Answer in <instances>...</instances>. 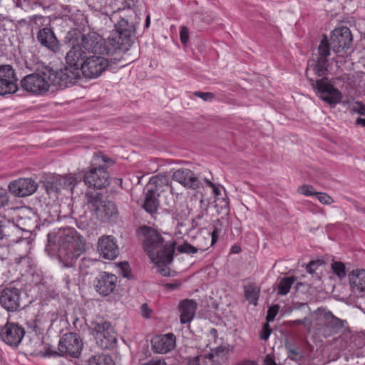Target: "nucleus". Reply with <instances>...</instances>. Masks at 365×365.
<instances>
[{"label":"nucleus","instance_id":"nucleus-61","mask_svg":"<svg viewBox=\"0 0 365 365\" xmlns=\"http://www.w3.org/2000/svg\"><path fill=\"white\" fill-rule=\"evenodd\" d=\"M180 284L178 283H168V284H166L165 286L168 289L174 290V289H177L180 287Z\"/></svg>","mask_w":365,"mask_h":365},{"label":"nucleus","instance_id":"nucleus-54","mask_svg":"<svg viewBox=\"0 0 365 365\" xmlns=\"http://www.w3.org/2000/svg\"><path fill=\"white\" fill-rule=\"evenodd\" d=\"M262 365H277L274 356L271 354H267L264 359Z\"/></svg>","mask_w":365,"mask_h":365},{"label":"nucleus","instance_id":"nucleus-9","mask_svg":"<svg viewBox=\"0 0 365 365\" xmlns=\"http://www.w3.org/2000/svg\"><path fill=\"white\" fill-rule=\"evenodd\" d=\"M83 344L78 334L74 332L66 333L61 338L58 351L52 355L78 358L83 349Z\"/></svg>","mask_w":365,"mask_h":365},{"label":"nucleus","instance_id":"nucleus-4","mask_svg":"<svg viewBox=\"0 0 365 365\" xmlns=\"http://www.w3.org/2000/svg\"><path fill=\"white\" fill-rule=\"evenodd\" d=\"M65 40L71 47L66 55L64 68L56 71L60 76L58 78H61V81H64L66 86L68 87L73 85L79 79V72L83 65L82 62H85L88 53L81 47L77 41H74L73 39L70 38L68 31L65 36Z\"/></svg>","mask_w":365,"mask_h":365},{"label":"nucleus","instance_id":"nucleus-55","mask_svg":"<svg viewBox=\"0 0 365 365\" xmlns=\"http://www.w3.org/2000/svg\"><path fill=\"white\" fill-rule=\"evenodd\" d=\"M122 2V4L123 5V9L125 8H133L135 6L136 3L138 1V0H120Z\"/></svg>","mask_w":365,"mask_h":365},{"label":"nucleus","instance_id":"nucleus-64","mask_svg":"<svg viewBox=\"0 0 365 365\" xmlns=\"http://www.w3.org/2000/svg\"><path fill=\"white\" fill-rule=\"evenodd\" d=\"M356 123L358 125H361L363 127H365V119L359 118L356 119Z\"/></svg>","mask_w":365,"mask_h":365},{"label":"nucleus","instance_id":"nucleus-44","mask_svg":"<svg viewBox=\"0 0 365 365\" xmlns=\"http://www.w3.org/2000/svg\"><path fill=\"white\" fill-rule=\"evenodd\" d=\"M279 309V305L275 304V305H273L272 307H271L268 309L267 314L266 317V319H267V322L274 321L276 315L278 313Z\"/></svg>","mask_w":365,"mask_h":365},{"label":"nucleus","instance_id":"nucleus-51","mask_svg":"<svg viewBox=\"0 0 365 365\" xmlns=\"http://www.w3.org/2000/svg\"><path fill=\"white\" fill-rule=\"evenodd\" d=\"M180 37L182 43L186 44L187 43L189 39V32L186 27L183 26L181 28L180 31Z\"/></svg>","mask_w":365,"mask_h":365},{"label":"nucleus","instance_id":"nucleus-30","mask_svg":"<svg viewBox=\"0 0 365 365\" xmlns=\"http://www.w3.org/2000/svg\"><path fill=\"white\" fill-rule=\"evenodd\" d=\"M118 213L117 207L112 201L105 200L98 215L110 218Z\"/></svg>","mask_w":365,"mask_h":365},{"label":"nucleus","instance_id":"nucleus-59","mask_svg":"<svg viewBox=\"0 0 365 365\" xmlns=\"http://www.w3.org/2000/svg\"><path fill=\"white\" fill-rule=\"evenodd\" d=\"M220 233V230L217 228V227H215L214 230L212 232V240L211 244H214L217 239L218 235Z\"/></svg>","mask_w":365,"mask_h":365},{"label":"nucleus","instance_id":"nucleus-11","mask_svg":"<svg viewBox=\"0 0 365 365\" xmlns=\"http://www.w3.org/2000/svg\"><path fill=\"white\" fill-rule=\"evenodd\" d=\"M26 330L17 322H8L0 328V339L6 345L17 348L21 343Z\"/></svg>","mask_w":365,"mask_h":365},{"label":"nucleus","instance_id":"nucleus-8","mask_svg":"<svg viewBox=\"0 0 365 365\" xmlns=\"http://www.w3.org/2000/svg\"><path fill=\"white\" fill-rule=\"evenodd\" d=\"M108 55L93 54L88 56L79 72V79L81 76L86 78H96L99 77L110 66Z\"/></svg>","mask_w":365,"mask_h":365},{"label":"nucleus","instance_id":"nucleus-31","mask_svg":"<svg viewBox=\"0 0 365 365\" xmlns=\"http://www.w3.org/2000/svg\"><path fill=\"white\" fill-rule=\"evenodd\" d=\"M88 365H114L112 358L107 354L95 355L89 359Z\"/></svg>","mask_w":365,"mask_h":365},{"label":"nucleus","instance_id":"nucleus-10","mask_svg":"<svg viewBox=\"0 0 365 365\" xmlns=\"http://www.w3.org/2000/svg\"><path fill=\"white\" fill-rule=\"evenodd\" d=\"M318 96L331 107H335L342 99L341 92L331 84L327 78H321L312 83Z\"/></svg>","mask_w":365,"mask_h":365},{"label":"nucleus","instance_id":"nucleus-1","mask_svg":"<svg viewBox=\"0 0 365 365\" xmlns=\"http://www.w3.org/2000/svg\"><path fill=\"white\" fill-rule=\"evenodd\" d=\"M136 235L142 241L144 251L153 263L160 267L173 262L176 242L167 233L150 226L141 225L136 230Z\"/></svg>","mask_w":365,"mask_h":365},{"label":"nucleus","instance_id":"nucleus-33","mask_svg":"<svg viewBox=\"0 0 365 365\" xmlns=\"http://www.w3.org/2000/svg\"><path fill=\"white\" fill-rule=\"evenodd\" d=\"M113 163L114 161L111 158L103 155L101 153H99L94 154L92 165H97L98 167H104L105 165H113Z\"/></svg>","mask_w":365,"mask_h":365},{"label":"nucleus","instance_id":"nucleus-2","mask_svg":"<svg viewBox=\"0 0 365 365\" xmlns=\"http://www.w3.org/2000/svg\"><path fill=\"white\" fill-rule=\"evenodd\" d=\"M57 71L43 62H38L34 72L26 76L20 82L21 87L27 92L34 95H45L51 88L56 90L67 88Z\"/></svg>","mask_w":365,"mask_h":365},{"label":"nucleus","instance_id":"nucleus-46","mask_svg":"<svg viewBox=\"0 0 365 365\" xmlns=\"http://www.w3.org/2000/svg\"><path fill=\"white\" fill-rule=\"evenodd\" d=\"M205 181L207 183V185L212 188V192L216 197V200H215L216 205H218L217 202L220 200V198L218 197V196L221 195V190L215 184L212 182L210 180H209L207 179H205Z\"/></svg>","mask_w":365,"mask_h":365},{"label":"nucleus","instance_id":"nucleus-16","mask_svg":"<svg viewBox=\"0 0 365 365\" xmlns=\"http://www.w3.org/2000/svg\"><path fill=\"white\" fill-rule=\"evenodd\" d=\"M37 41L42 47L50 52L57 53L61 50V43L56 37L53 29L44 27L38 30L36 34Z\"/></svg>","mask_w":365,"mask_h":365},{"label":"nucleus","instance_id":"nucleus-13","mask_svg":"<svg viewBox=\"0 0 365 365\" xmlns=\"http://www.w3.org/2000/svg\"><path fill=\"white\" fill-rule=\"evenodd\" d=\"M86 185L97 189H102L110 184L109 175L105 167L92 165L90 170L87 171L83 176Z\"/></svg>","mask_w":365,"mask_h":365},{"label":"nucleus","instance_id":"nucleus-57","mask_svg":"<svg viewBox=\"0 0 365 365\" xmlns=\"http://www.w3.org/2000/svg\"><path fill=\"white\" fill-rule=\"evenodd\" d=\"M200 355L194 356V357H190L187 359V365H200Z\"/></svg>","mask_w":365,"mask_h":365},{"label":"nucleus","instance_id":"nucleus-36","mask_svg":"<svg viewBox=\"0 0 365 365\" xmlns=\"http://www.w3.org/2000/svg\"><path fill=\"white\" fill-rule=\"evenodd\" d=\"M207 207L208 204L205 203L203 199H201L200 200V210L192 219V223H195L197 225L198 221L207 215Z\"/></svg>","mask_w":365,"mask_h":365},{"label":"nucleus","instance_id":"nucleus-37","mask_svg":"<svg viewBox=\"0 0 365 365\" xmlns=\"http://www.w3.org/2000/svg\"><path fill=\"white\" fill-rule=\"evenodd\" d=\"M333 272L339 278L342 279L346 275L345 265L341 262H333L331 264Z\"/></svg>","mask_w":365,"mask_h":365},{"label":"nucleus","instance_id":"nucleus-5","mask_svg":"<svg viewBox=\"0 0 365 365\" xmlns=\"http://www.w3.org/2000/svg\"><path fill=\"white\" fill-rule=\"evenodd\" d=\"M70 38L81 45V47L86 53L98 55L110 56L117 52L113 43H109L98 33L93 31H89L87 33H82L78 29H71L69 31Z\"/></svg>","mask_w":365,"mask_h":365},{"label":"nucleus","instance_id":"nucleus-20","mask_svg":"<svg viewBox=\"0 0 365 365\" xmlns=\"http://www.w3.org/2000/svg\"><path fill=\"white\" fill-rule=\"evenodd\" d=\"M98 251L105 259H115L119 255V249L112 236H103L98 242Z\"/></svg>","mask_w":365,"mask_h":365},{"label":"nucleus","instance_id":"nucleus-7","mask_svg":"<svg viewBox=\"0 0 365 365\" xmlns=\"http://www.w3.org/2000/svg\"><path fill=\"white\" fill-rule=\"evenodd\" d=\"M89 329L102 349H113L117 343V334L110 322L102 317H96L91 322Z\"/></svg>","mask_w":365,"mask_h":365},{"label":"nucleus","instance_id":"nucleus-48","mask_svg":"<svg viewBox=\"0 0 365 365\" xmlns=\"http://www.w3.org/2000/svg\"><path fill=\"white\" fill-rule=\"evenodd\" d=\"M227 349L225 346H218L215 350H213L212 353H210L207 355V358L210 360L214 361L215 356H219L220 354L227 353Z\"/></svg>","mask_w":365,"mask_h":365},{"label":"nucleus","instance_id":"nucleus-12","mask_svg":"<svg viewBox=\"0 0 365 365\" xmlns=\"http://www.w3.org/2000/svg\"><path fill=\"white\" fill-rule=\"evenodd\" d=\"M330 41L333 51L339 54L351 48L353 43V36L348 27L341 26L332 31Z\"/></svg>","mask_w":365,"mask_h":365},{"label":"nucleus","instance_id":"nucleus-38","mask_svg":"<svg viewBox=\"0 0 365 365\" xmlns=\"http://www.w3.org/2000/svg\"><path fill=\"white\" fill-rule=\"evenodd\" d=\"M177 249L179 252L187 254L196 253L199 250L201 251H205L207 250V248H198L197 247H194L188 243H184L183 245H179Z\"/></svg>","mask_w":365,"mask_h":365},{"label":"nucleus","instance_id":"nucleus-40","mask_svg":"<svg viewBox=\"0 0 365 365\" xmlns=\"http://www.w3.org/2000/svg\"><path fill=\"white\" fill-rule=\"evenodd\" d=\"M324 264V262L322 260H313L309 262V264L306 267V270L308 273L314 274L316 270L321 266Z\"/></svg>","mask_w":365,"mask_h":365},{"label":"nucleus","instance_id":"nucleus-28","mask_svg":"<svg viewBox=\"0 0 365 365\" xmlns=\"http://www.w3.org/2000/svg\"><path fill=\"white\" fill-rule=\"evenodd\" d=\"M309 66L313 67L314 73L319 77L324 76L327 74L329 62L328 59L317 58L313 61V63Z\"/></svg>","mask_w":365,"mask_h":365},{"label":"nucleus","instance_id":"nucleus-34","mask_svg":"<svg viewBox=\"0 0 365 365\" xmlns=\"http://www.w3.org/2000/svg\"><path fill=\"white\" fill-rule=\"evenodd\" d=\"M0 79H11L17 81L16 73L10 65H0Z\"/></svg>","mask_w":365,"mask_h":365},{"label":"nucleus","instance_id":"nucleus-14","mask_svg":"<svg viewBox=\"0 0 365 365\" xmlns=\"http://www.w3.org/2000/svg\"><path fill=\"white\" fill-rule=\"evenodd\" d=\"M0 304L8 312H16L21 307V291L14 287L4 288L0 293Z\"/></svg>","mask_w":365,"mask_h":365},{"label":"nucleus","instance_id":"nucleus-47","mask_svg":"<svg viewBox=\"0 0 365 365\" xmlns=\"http://www.w3.org/2000/svg\"><path fill=\"white\" fill-rule=\"evenodd\" d=\"M173 218L178 222L182 221L187 217V210H182L179 211L178 207H175V211L173 213Z\"/></svg>","mask_w":365,"mask_h":365},{"label":"nucleus","instance_id":"nucleus-41","mask_svg":"<svg viewBox=\"0 0 365 365\" xmlns=\"http://www.w3.org/2000/svg\"><path fill=\"white\" fill-rule=\"evenodd\" d=\"M272 331V329H271L269 323H264L259 334L260 339L262 340L267 341L269 339Z\"/></svg>","mask_w":365,"mask_h":365},{"label":"nucleus","instance_id":"nucleus-19","mask_svg":"<svg viewBox=\"0 0 365 365\" xmlns=\"http://www.w3.org/2000/svg\"><path fill=\"white\" fill-rule=\"evenodd\" d=\"M159 196L158 189H154L153 187L148 188L141 206L150 216V218L154 220H158L160 215L158 211L160 206Z\"/></svg>","mask_w":365,"mask_h":365},{"label":"nucleus","instance_id":"nucleus-50","mask_svg":"<svg viewBox=\"0 0 365 365\" xmlns=\"http://www.w3.org/2000/svg\"><path fill=\"white\" fill-rule=\"evenodd\" d=\"M195 96H197L202 99L205 101H209L214 98L215 95L210 92H201V91H195L194 93Z\"/></svg>","mask_w":365,"mask_h":365},{"label":"nucleus","instance_id":"nucleus-21","mask_svg":"<svg viewBox=\"0 0 365 365\" xmlns=\"http://www.w3.org/2000/svg\"><path fill=\"white\" fill-rule=\"evenodd\" d=\"M153 350L159 354H166L175 347V336L173 333L155 336L152 340Z\"/></svg>","mask_w":365,"mask_h":365},{"label":"nucleus","instance_id":"nucleus-17","mask_svg":"<svg viewBox=\"0 0 365 365\" xmlns=\"http://www.w3.org/2000/svg\"><path fill=\"white\" fill-rule=\"evenodd\" d=\"M37 187V182L31 178H19L9 185V191L14 195L20 197L32 195Z\"/></svg>","mask_w":365,"mask_h":365},{"label":"nucleus","instance_id":"nucleus-45","mask_svg":"<svg viewBox=\"0 0 365 365\" xmlns=\"http://www.w3.org/2000/svg\"><path fill=\"white\" fill-rule=\"evenodd\" d=\"M95 262L93 260L89 258L83 257L79 264V269L81 272H85V274H87L88 272H86L85 269L89 268Z\"/></svg>","mask_w":365,"mask_h":365},{"label":"nucleus","instance_id":"nucleus-15","mask_svg":"<svg viewBox=\"0 0 365 365\" xmlns=\"http://www.w3.org/2000/svg\"><path fill=\"white\" fill-rule=\"evenodd\" d=\"M117 277L106 272H100L93 280L96 291L102 296H108L112 293L116 287Z\"/></svg>","mask_w":365,"mask_h":365},{"label":"nucleus","instance_id":"nucleus-22","mask_svg":"<svg viewBox=\"0 0 365 365\" xmlns=\"http://www.w3.org/2000/svg\"><path fill=\"white\" fill-rule=\"evenodd\" d=\"M180 322L186 324L191 322L197 310V303L193 299H183L179 304Z\"/></svg>","mask_w":365,"mask_h":365},{"label":"nucleus","instance_id":"nucleus-6","mask_svg":"<svg viewBox=\"0 0 365 365\" xmlns=\"http://www.w3.org/2000/svg\"><path fill=\"white\" fill-rule=\"evenodd\" d=\"M118 19V13L114 11L110 20L113 22L116 21L114 24L115 30L108 39L109 43H113L115 46L117 52L125 53L133 43L136 26L133 21H130L128 19Z\"/></svg>","mask_w":365,"mask_h":365},{"label":"nucleus","instance_id":"nucleus-32","mask_svg":"<svg viewBox=\"0 0 365 365\" xmlns=\"http://www.w3.org/2000/svg\"><path fill=\"white\" fill-rule=\"evenodd\" d=\"M330 46L331 42L329 43L327 36L324 35L318 46L319 56L317 58L327 59V57L330 55Z\"/></svg>","mask_w":365,"mask_h":365},{"label":"nucleus","instance_id":"nucleus-63","mask_svg":"<svg viewBox=\"0 0 365 365\" xmlns=\"http://www.w3.org/2000/svg\"><path fill=\"white\" fill-rule=\"evenodd\" d=\"M240 251H241V248H240V247H239L237 245H234L231 248V252L232 253H239Z\"/></svg>","mask_w":365,"mask_h":365},{"label":"nucleus","instance_id":"nucleus-27","mask_svg":"<svg viewBox=\"0 0 365 365\" xmlns=\"http://www.w3.org/2000/svg\"><path fill=\"white\" fill-rule=\"evenodd\" d=\"M295 281L296 277L294 276L282 277L277 285V294L280 296L287 295Z\"/></svg>","mask_w":365,"mask_h":365},{"label":"nucleus","instance_id":"nucleus-60","mask_svg":"<svg viewBox=\"0 0 365 365\" xmlns=\"http://www.w3.org/2000/svg\"><path fill=\"white\" fill-rule=\"evenodd\" d=\"M143 365H167L164 360H151Z\"/></svg>","mask_w":365,"mask_h":365},{"label":"nucleus","instance_id":"nucleus-24","mask_svg":"<svg viewBox=\"0 0 365 365\" xmlns=\"http://www.w3.org/2000/svg\"><path fill=\"white\" fill-rule=\"evenodd\" d=\"M86 198L88 205L98 215L106 200L103 194L97 191H90L86 194Z\"/></svg>","mask_w":365,"mask_h":365},{"label":"nucleus","instance_id":"nucleus-52","mask_svg":"<svg viewBox=\"0 0 365 365\" xmlns=\"http://www.w3.org/2000/svg\"><path fill=\"white\" fill-rule=\"evenodd\" d=\"M288 357L292 360L299 361L302 359L299 352L294 349L289 348Z\"/></svg>","mask_w":365,"mask_h":365},{"label":"nucleus","instance_id":"nucleus-35","mask_svg":"<svg viewBox=\"0 0 365 365\" xmlns=\"http://www.w3.org/2000/svg\"><path fill=\"white\" fill-rule=\"evenodd\" d=\"M61 184L63 185L64 189L73 190L76 185L78 183V180L77 178L69 175L64 177H62L60 179Z\"/></svg>","mask_w":365,"mask_h":365},{"label":"nucleus","instance_id":"nucleus-56","mask_svg":"<svg viewBox=\"0 0 365 365\" xmlns=\"http://www.w3.org/2000/svg\"><path fill=\"white\" fill-rule=\"evenodd\" d=\"M245 296L247 300L251 297V285L248 281L244 282Z\"/></svg>","mask_w":365,"mask_h":365},{"label":"nucleus","instance_id":"nucleus-25","mask_svg":"<svg viewBox=\"0 0 365 365\" xmlns=\"http://www.w3.org/2000/svg\"><path fill=\"white\" fill-rule=\"evenodd\" d=\"M351 287L354 291H365V270H357L349 275Z\"/></svg>","mask_w":365,"mask_h":365},{"label":"nucleus","instance_id":"nucleus-53","mask_svg":"<svg viewBox=\"0 0 365 365\" xmlns=\"http://www.w3.org/2000/svg\"><path fill=\"white\" fill-rule=\"evenodd\" d=\"M353 110L354 112L358 113L360 115L365 114V106L360 102L355 103Z\"/></svg>","mask_w":365,"mask_h":365},{"label":"nucleus","instance_id":"nucleus-39","mask_svg":"<svg viewBox=\"0 0 365 365\" xmlns=\"http://www.w3.org/2000/svg\"><path fill=\"white\" fill-rule=\"evenodd\" d=\"M297 192L305 196H314L317 192L311 185L304 184L297 188Z\"/></svg>","mask_w":365,"mask_h":365},{"label":"nucleus","instance_id":"nucleus-26","mask_svg":"<svg viewBox=\"0 0 365 365\" xmlns=\"http://www.w3.org/2000/svg\"><path fill=\"white\" fill-rule=\"evenodd\" d=\"M324 319L327 327L334 333L339 332L344 327L343 321L334 316L331 312L324 314Z\"/></svg>","mask_w":365,"mask_h":365},{"label":"nucleus","instance_id":"nucleus-29","mask_svg":"<svg viewBox=\"0 0 365 365\" xmlns=\"http://www.w3.org/2000/svg\"><path fill=\"white\" fill-rule=\"evenodd\" d=\"M16 81L11 79H0V96L15 93L18 90Z\"/></svg>","mask_w":365,"mask_h":365},{"label":"nucleus","instance_id":"nucleus-3","mask_svg":"<svg viewBox=\"0 0 365 365\" xmlns=\"http://www.w3.org/2000/svg\"><path fill=\"white\" fill-rule=\"evenodd\" d=\"M58 255L61 262L66 267L74 266L78 258L85 252V243L73 228L61 231L58 235Z\"/></svg>","mask_w":365,"mask_h":365},{"label":"nucleus","instance_id":"nucleus-43","mask_svg":"<svg viewBox=\"0 0 365 365\" xmlns=\"http://www.w3.org/2000/svg\"><path fill=\"white\" fill-rule=\"evenodd\" d=\"M167 182V178L165 175H157L150 178L149 186L155 185L157 187L158 185Z\"/></svg>","mask_w":365,"mask_h":365},{"label":"nucleus","instance_id":"nucleus-49","mask_svg":"<svg viewBox=\"0 0 365 365\" xmlns=\"http://www.w3.org/2000/svg\"><path fill=\"white\" fill-rule=\"evenodd\" d=\"M9 202V195L7 190L0 187V209L7 205Z\"/></svg>","mask_w":365,"mask_h":365},{"label":"nucleus","instance_id":"nucleus-18","mask_svg":"<svg viewBox=\"0 0 365 365\" xmlns=\"http://www.w3.org/2000/svg\"><path fill=\"white\" fill-rule=\"evenodd\" d=\"M173 180L179 182L184 187L192 190H196L201 185L198 175L187 168H180L173 172Z\"/></svg>","mask_w":365,"mask_h":365},{"label":"nucleus","instance_id":"nucleus-58","mask_svg":"<svg viewBox=\"0 0 365 365\" xmlns=\"http://www.w3.org/2000/svg\"><path fill=\"white\" fill-rule=\"evenodd\" d=\"M142 315L146 318L150 317V310L147 304H143L141 306Z\"/></svg>","mask_w":365,"mask_h":365},{"label":"nucleus","instance_id":"nucleus-62","mask_svg":"<svg viewBox=\"0 0 365 365\" xmlns=\"http://www.w3.org/2000/svg\"><path fill=\"white\" fill-rule=\"evenodd\" d=\"M235 365H251V361L248 359L240 361Z\"/></svg>","mask_w":365,"mask_h":365},{"label":"nucleus","instance_id":"nucleus-42","mask_svg":"<svg viewBox=\"0 0 365 365\" xmlns=\"http://www.w3.org/2000/svg\"><path fill=\"white\" fill-rule=\"evenodd\" d=\"M317 196L319 202L324 205H331L334 202L333 198L325 192H317Z\"/></svg>","mask_w":365,"mask_h":365},{"label":"nucleus","instance_id":"nucleus-23","mask_svg":"<svg viewBox=\"0 0 365 365\" xmlns=\"http://www.w3.org/2000/svg\"><path fill=\"white\" fill-rule=\"evenodd\" d=\"M19 232V229L14 225H6L0 224V242L6 241L8 243L19 242L20 238L15 237L14 235Z\"/></svg>","mask_w":365,"mask_h":365}]
</instances>
